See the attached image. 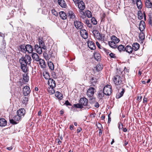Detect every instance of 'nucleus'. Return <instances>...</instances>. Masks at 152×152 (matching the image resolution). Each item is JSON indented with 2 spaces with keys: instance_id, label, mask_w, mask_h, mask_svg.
<instances>
[{
  "instance_id": "58836bf2",
  "label": "nucleus",
  "mask_w": 152,
  "mask_h": 152,
  "mask_svg": "<svg viewBox=\"0 0 152 152\" xmlns=\"http://www.w3.org/2000/svg\"><path fill=\"white\" fill-rule=\"evenodd\" d=\"M102 66V64H97L96 67V70L97 71H99L101 70L103 68Z\"/></svg>"
},
{
  "instance_id": "c03bdc74",
  "label": "nucleus",
  "mask_w": 152,
  "mask_h": 152,
  "mask_svg": "<svg viewBox=\"0 0 152 152\" xmlns=\"http://www.w3.org/2000/svg\"><path fill=\"white\" fill-rule=\"evenodd\" d=\"M74 106L76 108H83V106L81 105L80 104H74Z\"/></svg>"
},
{
  "instance_id": "a19ab883",
  "label": "nucleus",
  "mask_w": 152,
  "mask_h": 152,
  "mask_svg": "<svg viewBox=\"0 0 152 152\" xmlns=\"http://www.w3.org/2000/svg\"><path fill=\"white\" fill-rule=\"evenodd\" d=\"M48 64L50 69L51 70H53L54 69V66L53 63L51 61L48 62Z\"/></svg>"
},
{
  "instance_id": "9d476101",
  "label": "nucleus",
  "mask_w": 152,
  "mask_h": 152,
  "mask_svg": "<svg viewBox=\"0 0 152 152\" xmlns=\"http://www.w3.org/2000/svg\"><path fill=\"white\" fill-rule=\"evenodd\" d=\"M88 46L89 48L91 50H94L96 49V46L93 42L88 41L87 42Z\"/></svg>"
},
{
  "instance_id": "09e8293b",
  "label": "nucleus",
  "mask_w": 152,
  "mask_h": 152,
  "mask_svg": "<svg viewBox=\"0 0 152 152\" xmlns=\"http://www.w3.org/2000/svg\"><path fill=\"white\" fill-rule=\"evenodd\" d=\"M91 22L94 25H96L97 23V21L94 18H93L91 20Z\"/></svg>"
},
{
  "instance_id": "cd10ccee",
  "label": "nucleus",
  "mask_w": 152,
  "mask_h": 152,
  "mask_svg": "<svg viewBox=\"0 0 152 152\" xmlns=\"http://www.w3.org/2000/svg\"><path fill=\"white\" fill-rule=\"evenodd\" d=\"M68 17L70 19H74L75 17V16L74 14V13L71 11H69L68 12Z\"/></svg>"
},
{
  "instance_id": "f257e3e1",
  "label": "nucleus",
  "mask_w": 152,
  "mask_h": 152,
  "mask_svg": "<svg viewBox=\"0 0 152 152\" xmlns=\"http://www.w3.org/2000/svg\"><path fill=\"white\" fill-rule=\"evenodd\" d=\"M31 58L28 55H25L23 56L19 59V62L20 64V67L23 71L26 72L28 71L27 65H29L31 63Z\"/></svg>"
},
{
  "instance_id": "f704fd0d",
  "label": "nucleus",
  "mask_w": 152,
  "mask_h": 152,
  "mask_svg": "<svg viewBox=\"0 0 152 152\" xmlns=\"http://www.w3.org/2000/svg\"><path fill=\"white\" fill-rule=\"evenodd\" d=\"M55 96L58 99H61L62 98V95L60 92L56 91L55 94Z\"/></svg>"
},
{
  "instance_id": "dca6fc26",
  "label": "nucleus",
  "mask_w": 152,
  "mask_h": 152,
  "mask_svg": "<svg viewBox=\"0 0 152 152\" xmlns=\"http://www.w3.org/2000/svg\"><path fill=\"white\" fill-rule=\"evenodd\" d=\"M34 48L37 52L39 54H41L42 53V47H40L37 44L35 45Z\"/></svg>"
},
{
  "instance_id": "6e6d98bb",
  "label": "nucleus",
  "mask_w": 152,
  "mask_h": 152,
  "mask_svg": "<svg viewBox=\"0 0 152 152\" xmlns=\"http://www.w3.org/2000/svg\"><path fill=\"white\" fill-rule=\"evenodd\" d=\"M94 104V106L96 108H98L99 107V105L97 102H96Z\"/></svg>"
},
{
  "instance_id": "4468645a",
  "label": "nucleus",
  "mask_w": 152,
  "mask_h": 152,
  "mask_svg": "<svg viewBox=\"0 0 152 152\" xmlns=\"http://www.w3.org/2000/svg\"><path fill=\"white\" fill-rule=\"evenodd\" d=\"M48 84L50 87L52 88H55L56 86L55 81L51 78L49 79L48 81Z\"/></svg>"
},
{
  "instance_id": "c9c22d12",
  "label": "nucleus",
  "mask_w": 152,
  "mask_h": 152,
  "mask_svg": "<svg viewBox=\"0 0 152 152\" xmlns=\"http://www.w3.org/2000/svg\"><path fill=\"white\" fill-rule=\"evenodd\" d=\"M138 18L141 20L143 18V15L141 10H139L138 12Z\"/></svg>"
},
{
  "instance_id": "8fccbe9b",
  "label": "nucleus",
  "mask_w": 152,
  "mask_h": 152,
  "mask_svg": "<svg viewBox=\"0 0 152 152\" xmlns=\"http://www.w3.org/2000/svg\"><path fill=\"white\" fill-rule=\"evenodd\" d=\"M28 101V98L27 97H23V99L22 102L23 104H26Z\"/></svg>"
},
{
  "instance_id": "2eb2a0df",
  "label": "nucleus",
  "mask_w": 152,
  "mask_h": 152,
  "mask_svg": "<svg viewBox=\"0 0 152 152\" xmlns=\"http://www.w3.org/2000/svg\"><path fill=\"white\" fill-rule=\"evenodd\" d=\"M145 28V23L143 20H141L139 24V29L141 31H143Z\"/></svg>"
},
{
  "instance_id": "f8f14e48",
  "label": "nucleus",
  "mask_w": 152,
  "mask_h": 152,
  "mask_svg": "<svg viewBox=\"0 0 152 152\" xmlns=\"http://www.w3.org/2000/svg\"><path fill=\"white\" fill-rule=\"evenodd\" d=\"M30 90L29 87L28 86H26L23 89V93L25 96H27L30 93Z\"/></svg>"
},
{
  "instance_id": "1a4fd4ad",
  "label": "nucleus",
  "mask_w": 152,
  "mask_h": 152,
  "mask_svg": "<svg viewBox=\"0 0 152 152\" xmlns=\"http://www.w3.org/2000/svg\"><path fill=\"white\" fill-rule=\"evenodd\" d=\"M80 33L82 37L85 39H87L88 36L87 31L85 29H81L80 31Z\"/></svg>"
},
{
  "instance_id": "aec40b11",
  "label": "nucleus",
  "mask_w": 152,
  "mask_h": 152,
  "mask_svg": "<svg viewBox=\"0 0 152 152\" xmlns=\"http://www.w3.org/2000/svg\"><path fill=\"white\" fill-rule=\"evenodd\" d=\"M58 4L62 7L65 8L66 7V4L64 0H58Z\"/></svg>"
},
{
  "instance_id": "0eeeda50",
  "label": "nucleus",
  "mask_w": 152,
  "mask_h": 152,
  "mask_svg": "<svg viewBox=\"0 0 152 152\" xmlns=\"http://www.w3.org/2000/svg\"><path fill=\"white\" fill-rule=\"evenodd\" d=\"M75 27L78 29H81L82 28L83 24L80 21L76 20L74 22Z\"/></svg>"
},
{
  "instance_id": "4d7b16f0",
  "label": "nucleus",
  "mask_w": 152,
  "mask_h": 152,
  "mask_svg": "<svg viewBox=\"0 0 152 152\" xmlns=\"http://www.w3.org/2000/svg\"><path fill=\"white\" fill-rule=\"evenodd\" d=\"M123 124L121 123L120 122L119 123V126L118 128L119 129H121L123 128Z\"/></svg>"
},
{
  "instance_id": "4c0bfd02",
  "label": "nucleus",
  "mask_w": 152,
  "mask_h": 152,
  "mask_svg": "<svg viewBox=\"0 0 152 152\" xmlns=\"http://www.w3.org/2000/svg\"><path fill=\"white\" fill-rule=\"evenodd\" d=\"M125 48L124 46L122 45H119L117 47L118 50L120 52L122 51H125Z\"/></svg>"
},
{
  "instance_id": "7ed1b4c3",
  "label": "nucleus",
  "mask_w": 152,
  "mask_h": 152,
  "mask_svg": "<svg viewBox=\"0 0 152 152\" xmlns=\"http://www.w3.org/2000/svg\"><path fill=\"white\" fill-rule=\"evenodd\" d=\"M112 86L110 85H107L105 86L103 89V92L104 95L106 96H109L110 95L112 92Z\"/></svg>"
},
{
  "instance_id": "79ce46f5",
  "label": "nucleus",
  "mask_w": 152,
  "mask_h": 152,
  "mask_svg": "<svg viewBox=\"0 0 152 152\" xmlns=\"http://www.w3.org/2000/svg\"><path fill=\"white\" fill-rule=\"evenodd\" d=\"M54 88H52L51 87H50V88H49L48 91L50 94H52L55 93V91L54 89Z\"/></svg>"
},
{
  "instance_id": "de8ad7c7",
  "label": "nucleus",
  "mask_w": 152,
  "mask_h": 152,
  "mask_svg": "<svg viewBox=\"0 0 152 152\" xmlns=\"http://www.w3.org/2000/svg\"><path fill=\"white\" fill-rule=\"evenodd\" d=\"M10 123L13 124H16L18 123V122H16V121L13 118V119L10 120Z\"/></svg>"
},
{
  "instance_id": "72a5a7b5",
  "label": "nucleus",
  "mask_w": 152,
  "mask_h": 152,
  "mask_svg": "<svg viewBox=\"0 0 152 152\" xmlns=\"http://www.w3.org/2000/svg\"><path fill=\"white\" fill-rule=\"evenodd\" d=\"M94 58L97 61L100 60L101 58L100 55L98 53H96L94 54Z\"/></svg>"
},
{
  "instance_id": "2f4dec72",
  "label": "nucleus",
  "mask_w": 152,
  "mask_h": 152,
  "mask_svg": "<svg viewBox=\"0 0 152 152\" xmlns=\"http://www.w3.org/2000/svg\"><path fill=\"white\" fill-rule=\"evenodd\" d=\"M145 4L147 7L150 8L152 7V3L149 0H147L145 3Z\"/></svg>"
},
{
  "instance_id": "a18cd8bd",
  "label": "nucleus",
  "mask_w": 152,
  "mask_h": 152,
  "mask_svg": "<svg viewBox=\"0 0 152 152\" xmlns=\"http://www.w3.org/2000/svg\"><path fill=\"white\" fill-rule=\"evenodd\" d=\"M91 98L90 99H89V102L92 104H94L96 102L95 98H93V97Z\"/></svg>"
},
{
  "instance_id": "a211bd4d",
  "label": "nucleus",
  "mask_w": 152,
  "mask_h": 152,
  "mask_svg": "<svg viewBox=\"0 0 152 152\" xmlns=\"http://www.w3.org/2000/svg\"><path fill=\"white\" fill-rule=\"evenodd\" d=\"M7 124L6 120L3 118H0V126L3 127L6 126Z\"/></svg>"
},
{
  "instance_id": "37998d69",
  "label": "nucleus",
  "mask_w": 152,
  "mask_h": 152,
  "mask_svg": "<svg viewBox=\"0 0 152 152\" xmlns=\"http://www.w3.org/2000/svg\"><path fill=\"white\" fill-rule=\"evenodd\" d=\"M22 118V117L19 116L17 114V115L13 117V118L16 121V122L18 121H20Z\"/></svg>"
},
{
  "instance_id": "f3484780",
  "label": "nucleus",
  "mask_w": 152,
  "mask_h": 152,
  "mask_svg": "<svg viewBox=\"0 0 152 152\" xmlns=\"http://www.w3.org/2000/svg\"><path fill=\"white\" fill-rule=\"evenodd\" d=\"M125 51L129 54H131L133 52V50L132 49V47L129 45H127L125 47Z\"/></svg>"
},
{
  "instance_id": "473e14b6",
  "label": "nucleus",
  "mask_w": 152,
  "mask_h": 152,
  "mask_svg": "<svg viewBox=\"0 0 152 152\" xmlns=\"http://www.w3.org/2000/svg\"><path fill=\"white\" fill-rule=\"evenodd\" d=\"M26 45H21L20 46V50L23 52H26Z\"/></svg>"
},
{
  "instance_id": "20e7f679",
  "label": "nucleus",
  "mask_w": 152,
  "mask_h": 152,
  "mask_svg": "<svg viewBox=\"0 0 152 152\" xmlns=\"http://www.w3.org/2000/svg\"><path fill=\"white\" fill-rule=\"evenodd\" d=\"M113 81L115 84L117 85H120L123 83L122 78L119 75H116L114 77Z\"/></svg>"
},
{
  "instance_id": "c756f323",
  "label": "nucleus",
  "mask_w": 152,
  "mask_h": 152,
  "mask_svg": "<svg viewBox=\"0 0 152 152\" xmlns=\"http://www.w3.org/2000/svg\"><path fill=\"white\" fill-rule=\"evenodd\" d=\"M124 91L125 90L124 89L122 88L121 89V92L117 94L116 96V98H117L119 99L123 95Z\"/></svg>"
},
{
  "instance_id": "e433bc0d",
  "label": "nucleus",
  "mask_w": 152,
  "mask_h": 152,
  "mask_svg": "<svg viewBox=\"0 0 152 152\" xmlns=\"http://www.w3.org/2000/svg\"><path fill=\"white\" fill-rule=\"evenodd\" d=\"M43 75L44 77L47 80L49 79L50 78V76L49 73L47 72H44L43 73Z\"/></svg>"
},
{
  "instance_id": "c85d7f7f",
  "label": "nucleus",
  "mask_w": 152,
  "mask_h": 152,
  "mask_svg": "<svg viewBox=\"0 0 152 152\" xmlns=\"http://www.w3.org/2000/svg\"><path fill=\"white\" fill-rule=\"evenodd\" d=\"M116 43L112 41H109L108 42L109 45L112 48H117V45Z\"/></svg>"
},
{
  "instance_id": "412c9836",
  "label": "nucleus",
  "mask_w": 152,
  "mask_h": 152,
  "mask_svg": "<svg viewBox=\"0 0 152 152\" xmlns=\"http://www.w3.org/2000/svg\"><path fill=\"white\" fill-rule=\"evenodd\" d=\"M132 48L133 51H137L139 49L140 45L137 43H134L132 44Z\"/></svg>"
},
{
  "instance_id": "49530a36",
  "label": "nucleus",
  "mask_w": 152,
  "mask_h": 152,
  "mask_svg": "<svg viewBox=\"0 0 152 152\" xmlns=\"http://www.w3.org/2000/svg\"><path fill=\"white\" fill-rule=\"evenodd\" d=\"M86 13L88 17L90 18L92 17V14L91 11L88 10L86 12Z\"/></svg>"
},
{
  "instance_id": "bb28decb",
  "label": "nucleus",
  "mask_w": 152,
  "mask_h": 152,
  "mask_svg": "<svg viewBox=\"0 0 152 152\" xmlns=\"http://www.w3.org/2000/svg\"><path fill=\"white\" fill-rule=\"evenodd\" d=\"M61 18L63 20L66 19L67 18L66 14L63 11H61L59 13Z\"/></svg>"
},
{
  "instance_id": "6ab92c4d",
  "label": "nucleus",
  "mask_w": 152,
  "mask_h": 152,
  "mask_svg": "<svg viewBox=\"0 0 152 152\" xmlns=\"http://www.w3.org/2000/svg\"><path fill=\"white\" fill-rule=\"evenodd\" d=\"M26 51H27L29 53H31L33 51V48L32 45L29 44L26 45Z\"/></svg>"
},
{
  "instance_id": "13d9d810",
  "label": "nucleus",
  "mask_w": 152,
  "mask_h": 152,
  "mask_svg": "<svg viewBox=\"0 0 152 152\" xmlns=\"http://www.w3.org/2000/svg\"><path fill=\"white\" fill-rule=\"evenodd\" d=\"M65 104L67 106L71 105L70 103L69 102L68 100H66V101Z\"/></svg>"
},
{
  "instance_id": "4be33fe9",
  "label": "nucleus",
  "mask_w": 152,
  "mask_h": 152,
  "mask_svg": "<svg viewBox=\"0 0 152 152\" xmlns=\"http://www.w3.org/2000/svg\"><path fill=\"white\" fill-rule=\"evenodd\" d=\"M90 82L92 85L95 86L97 82V79L94 77H92L90 80Z\"/></svg>"
},
{
  "instance_id": "393cba45",
  "label": "nucleus",
  "mask_w": 152,
  "mask_h": 152,
  "mask_svg": "<svg viewBox=\"0 0 152 152\" xmlns=\"http://www.w3.org/2000/svg\"><path fill=\"white\" fill-rule=\"evenodd\" d=\"M39 61V64L42 68H44L45 67L46 65L44 60L40 59Z\"/></svg>"
},
{
  "instance_id": "f03ea898",
  "label": "nucleus",
  "mask_w": 152,
  "mask_h": 152,
  "mask_svg": "<svg viewBox=\"0 0 152 152\" xmlns=\"http://www.w3.org/2000/svg\"><path fill=\"white\" fill-rule=\"evenodd\" d=\"M92 32L94 37L97 39L98 40H104V35H102L100 34L98 31L97 30H94Z\"/></svg>"
},
{
  "instance_id": "680f3d73",
  "label": "nucleus",
  "mask_w": 152,
  "mask_h": 152,
  "mask_svg": "<svg viewBox=\"0 0 152 152\" xmlns=\"http://www.w3.org/2000/svg\"><path fill=\"white\" fill-rule=\"evenodd\" d=\"M108 123H110V122L111 121V117H110V114H108Z\"/></svg>"
},
{
  "instance_id": "e2e57ef3",
  "label": "nucleus",
  "mask_w": 152,
  "mask_h": 152,
  "mask_svg": "<svg viewBox=\"0 0 152 152\" xmlns=\"http://www.w3.org/2000/svg\"><path fill=\"white\" fill-rule=\"evenodd\" d=\"M96 44L99 48L100 49L101 48V46L100 45L99 43L98 42H96Z\"/></svg>"
},
{
  "instance_id": "5701e85b",
  "label": "nucleus",
  "mask_w": 152,
  "mask_h": 152,
  "mask_svg": "<svg viewBox=\"0 0 152 152\" xmlns=\"http://www.w3.org/2000/svg\"><path fill=\"white\" fill-rule=\"evenodd\" d=\"M32 57L33 59L37 61H38L39 60L38 55L36 53H33L32 54Z\"/></svg>"
},
{
  "instance_id": "338daca9",
  "label": "nucleus",
  "mask_w": 152,
  "mask_h": 152,
  "mask_svg": "<svg viewBox=\"0 0 152 152\" xmlns=\"http://www.w3.org/2000/svg\"><path fill=\"white\" fill-rule=\"evenodd\" d=\"M74 127V126L73 125H70L69 128L70 130H72L73 129Z\"/></svg>"
},
{
  "instance_id": "b1692460",
  "label": "nucleus",
  "mask_w": 152,
  "mask_h": 152,
  "mask_svg": "<svg viewBox=\"0 0 152 152\" xmlns=\"http://www.w3.org/2000/svg\"><path fill=\"white\" fill-rule=\"evenodd\" d=\"M111 39L112 42L116 43H118L120 41V40L119 39L114 35L112 36L111 37Z\"/></svg>"
},
{
  "instance_id": "864d4df0",
  "label": "nucleus",
  "mask_w": 152,
  "mask_h": 152,
  "mask_svg": "<svg viewBox=\"0 0 152 152\" xmlns=\"http://www.w3.org/2000/svg\"><path fill=\"white\" fill-rule=\"evenodd\" d=\"M52 12L53 14L55 16H58V14L57 12L54 10H52Z\"/></svg>"
},
{
  "instance_id": "ea45409f",
  "label": "nucleus",
  "mask_w": 152,
  "mask_h": 152,
  "mask_svg": "<svg viewBox=\"0 0 152 152\" xmlns=\"http://www.w3.org/2000/svg\"><path fill=\"white\" fill-rule=\"evenodd\" d=\"M23 79L25 82H28L29 80V77L26 73H24L23 75Z\"/></svg>"
},
{
  "instance_id": "a878e982",
  "label": "nucleus",
  "mask_w": 152,
  "mask_h": 152,
  "mask_svg": "<svg viewBox=\"0 0 152 152\" xmlns=\"http://www.w3.org/2000/svg\"><path fill=\"white\" fill-rule=\"evenodd\" d=\"M104 94L102 91H99L98 95L97 97L100 99H102L104 96Z\"/></svg>"
},
{
  "instance_id": "9b49d317",
  "label": "nucleus",
  "mask_w": 152,
  "mask_h": 152,
  "mask_svg": "<svg viewBox=\"0 0 152 152\" xmlns=\"http://www.w3.org/2000/svg\"><path fill=\"white\" fill-rule=\"evenodd\" d=\"M79 103L83 106H88L87 105V104L88 103V100L85 98H81L80 100Z\"/></svg>"
},
{
  "instance_id": "603ef678",
  "label": "nucleus",
  "mask_w": 152,
  "mask_h": 152,
  "mask_svg": "<svg viewBox=\"0 0 152 152\" xmlns=\"http://www.w3.org/2000/svg\"><path fill=\"white\" fill-rule=\"evenodd\" d=\"M144 35V34L143 33H141L139 35V37L140 39H141L142 40L144 39L145 38Z\"/></svg>"
},
{
  "instance_id": "bf43d9fd",
  "label": "nucleus",
  "mask_w": 152,
  "mask_h": 152,
  "mask_svg": "<svg viewBox=\"0 0 152 152\" xmlns=\"http://www.w3.org/2000/svg\"><path fill=\"white\" fill-rule=\"evenodd\" d=\"M82 128L80 127H79L77 129V133H79L82 130Z\"/></svg>"
},
{
  "instance_id": "5fc2aeb1",
  "label": "nucleus",
  "mask_w": 152,
  "mask_h": 152,
  "mask_svg": "<svg viewBox=\"0 0 152 152\" xmlns=\"http://www.w3.org/2000/svg\"><path fill=\"white\" fill-rule=\"evenodd\" d=\"M109 56L112 58H115V54L113 53H111L109 54Z\"/></svg>"
},
{
  "instance_id": "423d86ee",
  "label": "nucleus",
  "mask_w": 152,
  "mask_h": 152,
  "mask_svg": "<svg viewBox=\"0 0 152 152\" xmlns=\"http://www.w3.org/2000/svg\"><path fill=\"white\" fill-rule=\"evenodd\" d=\"M38 42L39 45V46L42 47L43 49L46 50L47 48L43 41V38L40 37H39L38 39Z\"/></svg>"
},
{
  "instance_id": "7c9ffc66",
  "label": "nucleus",
  "mask_w": 152,
  "mask_h": 152,
  "mask_svg": "<svg viewBox=\"0 0 152 152\" xmlns=\"http://www.w3.org/2000/svg\"><path fill=\"white\" fill-rule=\"evenodd\" d=\"M137 5V8L141 9L142 7V4L141 0H137L136 2Z\"/></svg>"
},
{
  "instance_id": "6e6552de",
  "label": "nucleus",
  "mask_w": 152,
  "mask_h": 152,
  "mask_svg": "<svg viewBox=\"0 0 152 152\" xmlns=\"http://www.w3.org/2000/svg\"><path fill=\"white\" fill-rule=\"evenodd\" d=\"M17 113L18 115L22 118L25 114V110L24 108H21L17 111Z\"/></svg>"
},
{
  "instance_id": "69168bd1",
  "label": "nucleus",
  "mask_w": 152,
  "mask_h": 152,
  "mask_svg": "<svg viewBox=\"0 0 152 152\" xmlns=\"http://www.w3.org/2000/svg\"><path fill=\"white\" fill-rule=\"evenodd\" d=\"M102 130L101 129H100L99 130V135L100 136L102 135Z\"/></svg>"
},
{
  "instance_id": "39448f33",
  "label": "nucleus",
  "mask_w": 152,
  "mask_h": 152,
  "mask_svg": "<svg viewBox=\"0 0 152 152\" xmlns=\"http://www.w3.org/2000/svg\"><path fill=\"white\" fill-rule=\"evenodd\" d=\"M96 92V89L92 87H90L88 90L87 92V95L89 97L93 96L94 93Z\"/></svg>"
},
{
  "instance_id": "3c124183",
  "label": "nucleus",
  "mask_w": 152,
  "mask_h": 152,
  "mask_svg": "<svg viewBox=\"0 0 152 152\" xmlns=\"http://www.w3.org/2000/svg\"><path fill=\"white\" fill-rule=\"evenodd\" d=\"M43 56L44 58L46 59H48V54L47 53L46 51H44L43 53Z\"/></svg>"
},
{
  "instance_id": "052dcab7",
  "label": "nucleus",
  "mask_w": 152,
  "mask_h": 152,
  "mask_svg": "<svg viewBox=\"0 0 152 152\" xmlns=\"http://www.w3.org/2000/svg\"><path fill=\"white\" fill-rule=\"evenodd\" d=\"M75 4L76 5H77V3H78L81 0H73Z\"/></svg>"
},
{
  "instance_id": "ddd939ff",
  "label": "nucleus",
  "mask_w": 152,
  "mask_h": 152,
  "mask_svg": "<svg viewBox=\"0 0 152 152\" xmlns=\"http://www.w3.org/2000/svg\"><path fill=\"white\" fill-rule=\"evenodd\" d=\"M79 9L81 10H84L85 8L84 3L81 0L77 4Z\"/></svg>"
},
{
  "instance_id": "0e129e2a",
  "label": "nucleus",
  "mask_w": 152,
  "mask_h": 152,
  "mask_svg": "<svg viewBox=\"0 0 152 152\" xmlns=\"http://www.w3.org/2000/svg\"><path fill=\"white\" fill-rule=\"evenodd\" d=\"M147 102V98L144 97L143 98V102L144 103L145 102Z\"/></svg>"
},
{
  "instance_id": "774afa93",
  "label": "nucleus",
  "mask_w": 152,
  "mask_h": 152,
  "mask_svg": "<svg viewBox=\"0 0 152 152\" xmlns=\"http://www.w3.org/2000/svg\"><path fill=\"white\" fill-rule=\"evenodd\" d=\"M12 146H10L9 147L7 148V149L9 151H10L12 150Z\"/></svg>"
}]
</instances>
